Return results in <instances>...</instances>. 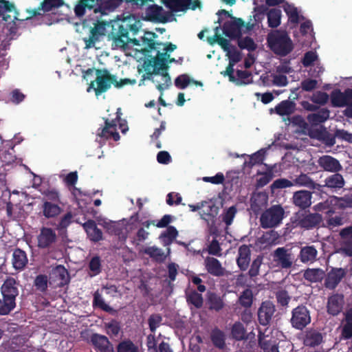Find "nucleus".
<instances>
[{
    "label": "nucleus",
    "instance_id": "nucleus-1",
    "mask_svg": "<svg viewBox=\"0 0 352 352\" xmlns=\"http://www.w3.org/2000/svg\"><path fill=\"white\" fill-rule=\"evenodd\" d=\"M112 27L114 30L112 34L116 35L113 48L120 49L126 56L135 58H140L138 56V51L142 49V45L136 39H130L128 33L129 31H131L133 34H136L142 27L141 21L133 14H129L124 17L118 16L116 19L113 20Z\"/></svg>",
    "mask_w": 352,
    "mask_h": 352
},
{
    "label": "nucleus",
    "instance_id": "nucleus-2",
    "mask_svg": "<svg viewBox=\"0 0 352 352\" xmlns=\"http://www.w3.org/2000/svg\"><path fill=\"white\" fill-rule=\"evenodd\" d=\"M89 215L96 219L98 224L102 226L107 232L120 236L122 240L126 238V233H129L135 229L139 224L138 214L132 215L128 219H123L120 222L112 221L100 214L98 210H89Z\"/></svg>",
    "mask_w": 352,
    "mask_h": 352
},
{
    "label": "nucleus",
    "instance_id": "nucleus-3",
    "mask_svg": "<svg viewBox=\"0 0 352 352\" xmlns=\"http://www.w3.org/2000/svg\"><path fill=\"white\" fill-rule=\"evenodd\" d=\"M122 115L120 108H118L115 118H107L105 119V126L102 129H99L96 134V142L98 143L99 147L104 144L106 140H113L117 142L120 136L117 131L118 126L122 133H126L129 127L125 120L121 119Z\"/></svg>",
    "mask_w": 352,
    "mask_h": 352
},
{
    "label": "nucleus",
    "instance_id": "nucleus-4",
    "mask_svg": "<svg viewBox=\"0 0 352 352\" xmlns=\"http://www.w3.org/2000/svg\"><path fill=\"white\" fill-rule=\"evenodd\" d=\"M176 48V45L172 43L157 44V47L155 49L157 51L156 57L145 60L142 68L139 69V72L148 71V72H153L160 69H167V64L176 61L175 58H170V53Z\"/></svg>",
    "mask_w": 352,
    "mask_h": 352
},
{
    "label": "nucleus",
    "instance_id": "nucleus-5",
    "mask_svg": "<svg viewBox=\"0 0 352 352\" xmlns=\"http://www.w3.org/2000/svg\"><path fill=\"white\" fill-rule=\"evenodd\" d=\"M89 16H91L92 26L89 30V48L94 45L96 41H100L104 36H107L109 39L113 40V46L115 39H116V35L112 34L114 32L113 29V20L105 22L103 21H99L98 19L102 17L99 16L92 10H89ZM104 15H102L103 16Z\"/></svg>",
    "mask_w": 352,
    "mask_h": 352
},
{
    "label": "nucleus",
    "instance_id": "nucleus-6",
    "mask_svg": "<svg viewBox=\"0 0 352 352\" xmlns=\"http://www.w3.org/2000/svg\"><path fill=\"white\" fill-rule=\"evenodd\" d=\"M270 49L276 54L285 56L294 49V44L289 35L284 31H271L267 37Z\"/></svg>",
    "mask_w": 352,
    "mask_h": 352
},
{
    "label": "nucleus",
    "instance_id": "nucleus-7",
    "mask_svg": "<svg viewBox=\"0 0 352 352\" xmlns=\"http://www.w3.org/2000/svg\"><path fill=\"white\" fill-rule=\"evenodd\" d=\"M154 0H89V10H92L97 16L109 15L117 10L125 2L136 7L142 6L145 1Z\"/></svg>",
    "mask_w": 352,
    "mask_h": 352
},
{
    "label": "nucleus",
    "instance_id": "nucleus-8",
    "mask_svg": "<svg viewBox=\"0 0 352 352\" xmlns=\"http://www.w3.org/2000/svg\"><path fill=\"white\" fill-rule=\"evenodd\" d=\"M219 32L220 30L217 28L215 34L213 36L208 37V41L210 44L218 43L226 52V56L228 58L229 64L226 69L221 72V74L223 75L226 73L232 72L234 69V66L241 60L242 55L241 52L236 47L230 44L228 39L221 38Z\"/></svg>",
    "mask_w": 352,
    "mask_h": 352
},
{
    "label": "nucleus",
    "instance_id": "nucleus-9",
    "mask_svg": "<svg viewBox=\"0 0 352 352\" xmlns=\"http://www.w3.org/2000/svg\"><path fill=\"white\" fill-rule=\"evenodd\" d=\"M135 82V80H131L129 78L120 80V81L118 82L114 77H111L109 75H101L98 76L96 80L91 82L89 85V89L91 88L94 89L96 94L98 95L106 91L111 87V84H113L116 87L120 88L125 85L134 84Z\"/></svg>",
    "mask_w": 352,
    "mask_h": 352
},
{
    "label": "nucleus",
    "instance_id": "nucleus-10",
    "mask_svg": "<svg viewBox=\"0 0 352 352\" xmlns=\"http://www.w3.org/2000/svg\"><path fill=\"white\" fill-rule=\"evenodd\" d=\"M351 206H352V199L332 196L329 197L325 201L316 204L314 208L317 212L324 211L329 214L334 212V210L337 208H342Z\"/></svg>",
    "mask_w": 352,
    "mask_h": 352
},
{
    "label": "nucleus",
    "instance_id": "nucleus-11",
    "mask_svg": "<svg viewBox=\"0 0 352 352\" xmlns=\"http://www.w3.org/2000/svg\"><path fill=\"white\" fill-rule=\"evenodd\" d=\"M284 210L280 206H273L265 210L261 217V224L263 228L278 226L283 219Z\"/></svg>",
    "mask_w": 352,
    "mask_h": 352
},
{
    "label": "nucleus",
    "instance_id": "nucleus-12",
    "mask_svg": "<svg viewBox=\"0 0 352 352\" xmlns=\"http://www.w3.org/2000/svg\"><path fill=\"white\" fill-rule=\"evenodd\" d=\"M160 1L172 14L179 12H184L189 9L194 10L201 7V2L199 0H161Z\"/></svg>",
    "mask_w": 352,
    "mask_h": 352
},
{
    "label": "nucleus",
    "instance_id": "nucleus-13",
    "mask_svg": "<svg viewBox=\"0 0 352 352\" xmlns=\"http://www.w3.org/2000/svg\"><path fill=\"white\" fill-rule=\"evenodd\" d=\"M145 74L142 75V80L146 79L151 80L155 84L157 89L163 91L166 89L170 85V78L168 74L166 69H160L153 72L144 71Z\"/></svg>",
    "mask_w": 352,
    "mask_h": 352
},
{
    "label": "nucleus",
    "instance_id": "nucleus-14",
    "mask_svg": "<svg viewBox=\"0 0 352 352\" xmlns=\"http://www.w3.org/2000/svg\"><path fill=\"white\" fill-rule=\"evenodd\" d=\"M273 261L282 269H289L293 265L295 258L291 250L284 247L278 248L273 254Z\"/></svg>",
    "mask_w": 352,
    "mask_h": 352
},
{
    "label": "nucleus",
    "instance_id": "nucleus-15",
    "mask_svg": "<svg viewBox=\"0 0 352 352\" xmlns=\"http://www.w3.org/2000/svg\"><path fill=\"white\" fill-rule=\"evenodd\" d=\"M311 322L309 310L305 306H298L292 311L291 322L293 327L302 329Z\"/></svg>",
    "mask_w": 352,
    "mask_h": 352
},
{
    "label": "nucleus",
    "instance_id": "nucleus-16",
    "mask_svg": "<svg viewBox=\"0 0 352 352\" xmlns=\"http://www.w3.org/2000/svg\"><path fill=\"white\" fill-rule=\"evenodd\" d=\"M18 283L12 277H7L1 287L2 297L16 306V298L19 295Z\"/></svg>",
    "mask_w": 352,
    "mask_h": 352
},
{
    "label": "nucleus",
    "instance_id": "nucleus-17",
    "mask_svg": "<svg viewBox=\"0 0 352 352\" xmlns=\"http://www.w3.org/2000/svg\"><path fill=\"white\" fill-rule=\"evenodd\" d=\"M146 15L148 19L161 23L171 21L174 19L173 14L164 10L162 6L155 4L146 9Z\"/></svg>",
    "mask_w": 352,
    "mask_h": 352
},
{
    "label": "nucleus",
    "instance_id": "nucleus-18",
    "mask_svg": "<svg viewBox=\"0 0 352 352\" xmlns=\"http://www.w3.org/2000/svg\"><path fill=\"white\" fill-rule=\"evenodd\" d=\"M242 28V22L240 19L234 20L231 18L224 22L223 28L216 27L214 29V34L216 33V29L220 30L219 34L221 38H223L222 36L225 35L226 37L230 38L237 37L240 35Z\"/></svg>",
    "mask_w": 352,
    "mask_h": 352
},
{
    "label": "nucleus",
    "instance_id": "nucleus-19",
    "mask_svg": "<svg viewBox=\"0 0 352 352\" xmlns=\"http://www.w3.org/2000/svg\"><path fill=\"white\" fill-rule=\"evenodd\" d=\"M0 16L8 23L13 22L15 24L16 21H21L18 18L14 5L6 0H0Z\"/></svg>",
    "mask_w": 352,
    "mask_h": 352
},
{
    "label": "nucleus",
    "instance_id": "nucleus-20",
    "mask_svg": "<svg viewBox=\"0 0 352 352\" xmlns=\"http://www.w3.org/2000/svg\"><path fill=\"white\" fill-rule=\"evenodd\" d=\"M56 234L53 229L43 227L37 236L38 247L40 248H48L56 241Z\"/></svg>",
    "mask_w": 352,
    "mask_h": 352
},
{
    "label": "nucleus",
    "instance_id": "nucleus-21",
    "mask_svg": "<svg viewBox=\"0 0 352 352\" xmlns=\"http://www.w3.org/2000/svg\"><path fill=\"white\" fill-rule=\"evenodd\" d=\"M63 5V0H43L37 9L29 11L30 15L26 18V20L32 19L34 16L42 15L41 10L43 12H50L56 8H58Z\"/></svg>",
    "mask_w": 352,
    "mask_h": 352
},
{
    "label": "nucleus",
    "instance_id": "nucleus-22",
    "mask_svg": "<svg viewBox=\"0 0 352 352\" xmlns=\"http://www.w3.org/2000/svg\"><path fill=\"white\" fill-rule=\"evenodd\" d=\"M272 333L271 329L265 328L263 331L259 330L258 343L263 352H279L278 348L275 342L271 338L268 339L270 335Z\"/></svg>",
    "mask_w": 352,
    "mask_h": 352
},
{
    "label": "nucleus",
    "instance_id": "nucleus-23",
    "mask_svg": "<svg viewBox=\"0 0 352 352\" xmlns=\"http://www.w3.org/2000/svg\"><path fill=\"white\" fill-rule=\"evenodd\" d=\"M50 278L59 287L64 286L69 281L68 271L61 265H57L52 270Z\"/></svg>",
    "mask_w": 352,
    "mask_h": 352
},
{
    "label": "nucleus",
    "instance_id": "nucleus-24",
    "mask_svg": "<svg viewBox=\"0 0 352 352\" xmlns=\"http://www.w3.org/2000/svg\"><path fill=\"white\" fill-rule=\"evenodd\" d=\"M275 311V307L270 301L263 302L258 311V317L261 324L265 326L270 323Z\"/></svg>",
    "mask_w": 352,
    "mask_h": 352
},
{
    "label": "nucleus",
    "instance_id": "nucleus-25",
    "mask_svg": "<svg viewBox=\"0 0 352 352\" xmlns=\"http://www.w3.org/2000/svg\"><path fill=\"white\" fill-rule=\"evenodd\" d=\"M223 76H228L229 80L236 85H248L252 82V74L245 71L238 70L236 75H234V70L233 69L232 72L226 73Z\"/></svg>",
    "mask_w": 352,
    "mask_h": 352
},
{
    "label": "nucleus",
    "instance_id": "nucleus-26",
    "mask_svg": "<svg viewBox=\"0 0 352 352\" xmlns=\"http://www.w3.org/2000/svg\"><path fill=\"white\" fill-rule=\"evenodd\" d=\"M156 38V35L155 33L151 32H145L144 36L141 38V42L138 40L137 41L142 45V49L138 51V56L140 57L137 58L138 60H141L143 58V56L145 55L144 52L146 50V48H149L151 50H155L157 47V44L155 42V38Z\"/></svg>",
    "mask_w": 352,
    "mask_h": 352
},
{
    "label": "nucleus",
    "instance_id": "nucleus-27",
    "mask_svg": "<svg viewBox=\"0 0 352 352\" xmlns=\"http://www.w3.org/2000/svg\"><path fill=\"white\" fill-rule=\"evenodd\" d=\"M201 208L199 212L201 219L206 221L212 220L214 218L219 210V207L216 206L212 199L201 201Z\"/></svg>",
    "mask_w": 352,
    "mask_h": 352
},
{
    "label": "nucleus",
    "instance_id": "nucleus-28",
    "mask_svg": "<svg viewBox=\"0 0 352 352\" xmlns=\"http://www.w3.org/2000/svg\"><path fill=\"white\" fill-rule=\"evenodd\" d=\"M344 276L345 271L342 268H335L331 270L327 274L325 278V287L331 289L336 288Z\"/></svg>",
    "mask_w": 352,
    "mask_h": 352
},
{
    "label": "nucleus",
    "instance_id": "nucleus-29",
    "mask_svg": "<svg viewBox=\"0 0 352 352\" xmlns=\"http://www.w3.org/2000/svg\"><path fill=\"white\" fill-rule=\"evenodd\" d=\"M344 305V296L342 294H336L331 296L327 302V311L332 316H336L342 310Z\"/></svg>",
    "mask_w": 352,
    "mask_h": 352
},
{
    "label": "nucleus",
    "instance_id": "nucleus-30",
    "mask_svg": "<svg viewBox=\"0 0 352 352\" xmlns=\"http://www.w3.org/2000/svg\"><path fill=\"white\" fill-rule=\"evenodd\" d=\"M267 201L268 196L266 192H254L251 197L250 208L254 212L258 213L267 206Z\"/></svg>",
    "mask_w": 352,
    "mask_h": 352
},
{
    "label": "nucleus",
    "instance_id": "nucleus-31",
    "mask_svg": "<svg viewBox=\"0 0 352 352\" xmlns=\"http://www.w3.org/2000/svg\"><path fill=\"white\" fill-rule=\"evenodd\" d=\"M319 166L329 172H338L342 169L340 162L329 155H323L318 161Z\"/></svg>",
    "mask_w": 352,
    "mask_h": 352
},
{
    "label": "nucleus",
    "instance_id": "nucleus-32",
    "mask_svg": "<svg viewBox=\"0 0 352 352\" xmlns=\"http://www.w3.org/2000/svg\"><path fill=\"white\" fill-rule=\"evenodd\" d=\"M293 202L300 208H306L311 204V193L307 190L297 191L293 195Z\"/></svg>",
    "mask_w": 352,
    "mask_h": 352
},
{
    "label": "nucleus",
    "instance_id": "nucleus-33",
    "mask_svg": "<svg viewBox=\"0 0 352 352\" xmlns=\"http://www.w3.org/2000/svg\"><path fill=\"white\" fill-rule=\"evenodd\" d=\"M60 204L52 201H43L41 207L43 215L47 219L58 217L63 211Z\"/></svg>",
    "mask_w": 352,
    "mask_h": 352
},
{
    "label": "nucleus",
    "instance_id": "nucleus-34",
    "mask_svg": "<svg viewBox=\"0 0 352 352\" xmlns=\"http://www.w3.org/2000/svg\"><path fill=\"white\" fill-rule=\"evenodd\" d=\"M28 260L25 251L16 248L12 254V263L13 267L16 270H22L28 264Z\"/></svg>",
    "mask_w": 352,
    "mask_h": 352
},
{
    "label": "nucleus",
    "instance_id": "nucleus-35",
    "mask_svg": "<svg viewBox=\"0 0 352 352\" xmlns=\"http://www.w3.org/2000/svg\"><path fill=\"white\" fill-rule=\"evenodd\" d=\"M342 237L345 238L340 252L346 256H352V226L346 228L340 232Z\"/></svg>",
    "mask_w": 352,
    "mask_h": 352
},
{
    "label": "nucleus",
    "instance_id": "nucleus-36",
    "mask_svg": "<svg viewBox=\"0 0 352 352\" xmlns=\"http://www.w3.org/2000/svg\"><path fill=\"white\" fill-rule=\"evenodd\" d=\"M318 251L314 245L302 247L299 254V258L303 263H312L317 258Z\"/></svg>",
    "mask_w": 352,
    "mask_h": 352
},
{
    "label": "nucleus",
    "instance_id": "nucleus-37",
    "mask_svg": "<svg viewBox=\"0 0 352 352\" xmlns=\"http://www.w3.org/2000/svg\"><path fill=\"white\" fill-rule=\"evenodd\" d=\"M250 261V249L248 245H243L239 248V254L236 259L237 265L241 270H247Z\"/></svg>",
    "mask_w": 352,
    "mask_h": 352
},
{
    "label": "nucleus",
    "instance_id": "nucleus-38",
    "mask_svg": "<svg viewBox=\"0 0 352 352\" xmlns=\"http://www.w3.org/2000/svg\"><path fill=\"white\" fill-rule=\"evenodd\" d=\"M329 118V111L327 109H321L316 113L307 116V121L311 126H317L324 122Z\"/></svg>",
    "mask_w": 352,
    "mask_h": 352
},
{
    "label": "nucleus",
    "instance_id": "nucleus-39",
    "mask_svg": "<svg viewBox=\"0 0 352 352\" xmlns=\"http://www.w3.org/2000/svg\"><path fill=\"white\" fill-rule=\"evenodd\" d=\"M91 342L94 346L100 352H113V346L109 343L108 339L100 335H94L92 336Z\"/></svg>",
    "mask_w": 352,
    "mask_h": 352
},
{
    "label": "nucleus",
    "instance_id": "nucleus-40",
    "mask_svg": "<svg viewBox=\"0 0 352 352\" xmlns=\"http://www.w3.org/2000/svg\"><path fill=\"white\" fill-rule=\"evenodd\" d=\"M205 265L207 271L214 276H221L224 273V269L222 267L219 261L212 257H208L205 260Z\"/></svg>",
    "mask_w": 352,
    "mask_h": 352
},
{
    "label": "nucleus",
    "instance_id": "nucleus-41",
    "mask_svg": "<svg viewBox=\"0 0 352 352\" xmlns=\"http://www.w3.org/2000/svg\"><path fill=\"white\" fill-rule=\"evenodd\" d=\"M296 104L291 100H283L275 107V112L279 116H289L294 113Z\"/></svg>",
    "mask_w": 352,
    "mask_h": 352
},
{
    "label": "nucleus",
    "instance_id": "nucleus-42",
    "mask_svg": "<svg viewBox=\"0 0 352 352\" xmlns=\"http://www.w3.org/2000/svg\"><path fill=\"white\" fill-rule=\"evenodd\" d=\"M284 11L288 16L289 21L292 23H298L302 17L300 11L293 4L285 3L283 6Z\"/></svg>",
    "mask_w": 352,
    "mask_h": 352
},
{
    "label": "nucleus",
    "instance_id": "nucleus-43",
    "mask_svg": "<svg viewBox=\"0 0 352 352\" xmlns=\"http://www.w3.org/2000/svg\"><path fill=\"white\" fill-rule=\"evenodd\" d=\"M178 232L174 226H168L166 230L163 231L160 236L164 246L170 245L177 238Z\"/></svg>",
    "mask_w": 352,
    "mask_h": 352
},
{
    "label": "nucleus",
    "instance_id": "nucleus-44",
    "mask_svg": "<svg viewBox=\"0 0 352 352\" xmlns=\"http://www.w3.org/2000/svg\"><path fill=\"white\" fill-rule=\"evenodd\" d=\"M268 26L275 28L280 25L281 10L278 8L270 9L267 12Z\"/></svg>",
    "mask_w": 352,
    "mask_h": 352
},
{
    "label": "nucleus",
    "instance_id": "nucleus-45",
    "mask_svg": "<svg viewBox=\"0 0 352 352\" xmlns=\"http://www.w3.org/2000/svg\"><path fill=\"white\" fill-rule=\"evenodd\" d=\"M142 252L158 262L164 261L166 256L163 250L156 246L146 247L142 249Z\"/></svg>",
    "mask_w": 352,
    "mask_h": 352
},
{
    "label": "nucleus",
    "instance_id": "nucleus-46",
    "mask_svg": "<svg viewBox=\"0 0 352 352\" xmlns=\"http://www.w3.org/2000/svg\"><path fill=\"white\" fill-rule=\"evenodd\" d=\"M190 83H193L201 87L203 85L201 82L190 78V77L187 74H182L175 80V86L181 89H186Z\"/></svg>",
    "mask_w": 352,
    "mask_h": 352
},
{
    "label": "nucleus",
    "instance_id": "nucleus-47",
    "mask_svg": "<svg viewBox=\"0 0 352 352\" xmlns=\"http://www.w3.org/2000/svg\"><path fill=\"white\" fill-rule=\"evenodd\" d=\"M322 220V217L318 213L309 214L300 221L301 226L307 229L317 226Z\"/></svg>",
    "mask_w": 352,
    "mask_h": 352
},
{
    "label": "nucleus",
    "instance_id": "nucleus-48",
    "mask_svg": "<svg viewBox=\"0 0 352 352\" xmlns=\"http://www.w3.org/2000/svg\"><path fill=\"white\" fill-rule=\"evenodd\" d=\"M344 185V178L338 173L333 174L325 179L324 186L330 188H341Z\"/></svg>",
    "mask_w": 352,
    "mask_h": 352
},
{
    "label": "nucleus",
    "instance_id": "nucleus-49",
    "mask_svg": "<svg viewBox=\"0 0 352 352\" xmlns=\"http://www.w3.org/2000/svg\"><path fill=\"white\" fill-rule=\"evenodd\" d=\"M322 337L320 333L316 331H309L306 333L304 344L306 346H314L322 342Z\"/></svg>",
    "mask_w": 352,
    "mask_h": 352
},
{
    "label": "nucleus",
    "instance_id": "nucleus-50",
    "mask_svg": "<svg viewBox=\"0 0 352 352\" xmlns=\"http://www.w3.org/2000/svg\"><path fill=\"white\" fill-rule=\"evenodd\" d=\"M294 186H305L309 188L319 189L320 186L316 184L309 176L305 174H300L293 182Z\"/></svg>",
    "mask_w": 352,
    "mask_h": 352
},
{
    "label": "nucleus",
    "instance_id": "nucleus-51",
    "mask_svg": "<svg viewBox=\"0 0 352 352\" xmlns=\"http://www.w3.org/2000/svg\"><path fill=\"white\" fill-rule=\"evenodd\" d=\"M272 146V144L269 145L267 147L263 148L250 155H247V157L250 159L249 165L253 166L256 164L262 163Z\"/></svg>",
    "mask_w": 352,
    "mask_h": 352
},
{
    "label": "nucleus",
    "instance_id": "nucleus-52",
    "mask_svg": "<svg viewBox=\"0 0 352 352\" xmlns=\"http://www.w3.org/2000/svg\"><path fill=\"white\" fill-rule=\"evenodd\" d=\"M324 275V271L320 269H307L304 272V278L311 283L320 281L323 278Z\"/></svg>",
    "mask_w": 352,
    "mask_h": 352
},
{
    "label": "nucleus",
    "instance_id": "nucleus-53",
    "mask_svg": "<svg viewBox=\"0 0 352 352\" xmlns=\"http://www.w3.org/2000/svg\"><path fill=\"white\" fill-rule=\"evenodd\" d=\"M43 201H52V203L61 204L60 194L56 189H46L42 192Z\"/></svg>",
    "mask_w": 352,
    "mask_h": 352
},
{
    "label": "nucleus",
    "instance_id": "nucleus-54",
    "mask_svg": "<svg viewBox=\"0 0 352 352\" xmlns=\"http://www.w3.org/2000/svg\"><path fill=\"white\" fill-rule=\"evenodd\" d=\"M211 340L214 345L219 349L223 348L225 345V336L219 329H214L211 333Z\"/></svg>",
    "mask_w": 352,
    "mask_h": 352
},
{
    "label": "nucleus",
    "instance_id": "nucleus-55",
    "mask_svg": "<svg viewBox=\"0 0 352 352\" xmlns=\"http://www.w3.org/2000/svg\"><path fill=\"white\" fill-rule=\"evenodd\" d=\"M270 81L272 85L277 87H285L288 84V80L285 75L280 74L276 71L272 73L270 76Z\"/></svg>",
    "mask_w": 352,
    "mask_h": 352
},
{
    "label": "nucleus",
    "instance_id": "nucleus-56",
    "mask_svg": "<svg viewBox=\"0 0 352 352\" xmlns=\"http://www.w3.org/2000/svg\"><path fill=\"white\" fill-rule=\"evenodd\" d=\"M265 165L267 166V172L261 175L258 179V184L261 186H263L270 182L274 176V169L276 167V164L273 166Z\"/></svg>",
    "mask_w": 352,
    "mask_h": 352
},
{
    "label": "nucleus",
    "instance_id": "nucleus-57",
    "mask_svg": "<svg viewBox=\"0 0 352 352\" xmlns=\"http://www.w3.org/2000/svg\"><path fill=\"white\" fill-rule=\"evenodd\" d=\"M102 239V231L96 227L94 221L89 220V240L97 242Z\"/></svg>",
    "mask_w": 352,
    "mask_h": 352
},
{
    "label": "nucleus",
    "instance_id": "nucleus-58",
    "mask_svg": "<svg viewBox=\"0 0 352 352\" xmlns=\"http://www.w3.org/2000/svg\"><path fill=\"white\" fill-rule=\"evenodd\" d=\"M47 276L45 274L36 276L34 281L36 289L41 292H45L47 289Z\"/></svg>",
    "mask_w": 352,
    "mask_h": 352
},
{
    "label": "nucleus",
    "instance_id": "nucleus-59",
    "mask_svg": "<svg viewBox=\"0 0 352 352\" xmlns=\"http://www.w3.org/2000/svg\"><path fill=\"white\" fill-rule=\"evenodd\" d=\"M238 44L241 49H245L248 51H253L256 48V44L254 40L248 36L240 38Z\"/></svg>",
    "mask_w": 352,
    "mask_h": 352
},
{
    "label": "nucleus",
    "instance_id": "nucleus-60",
    "mask_svg": "<svg viewBox=\"0 0 352 352\" xmlns=\"http://www.w3.org/2000/svg\"><path fill=\"white\" fill-rule=\"evenodd\" d=\"M294 184L292 181H290L285 178H280L276 179L271 185L272 190L276 189H282L294 186Z\"/></svg>",
    "mask_w": 352,
    "mask_h": 352
},
{
    "label": "nucleus",
    "instance_id": "nucleus-61",
    "mask_svg": "<svg viewBox=\"0 0 352 352\" xmlns=\"http://www.w3.org/2000/svg\"><path fill=\"white\" fill-rule=\"evenodd\" d=\"M232 335L236 340H243L245 336V330L240 322H236L232 328Z\"/></svg>",
    "mask_w": 352,
    "mask_h": 352
},
{
    "label": "nucleus",
    "instance_id": "nucleus-62",
    "mask_svg": "<svg viewBox=\"0 0 352 352\" xmlns=\"http://www.w3.org/2000/svg\"><path fill=\"white\" fill-rule=\"evenodd\" d=\"M88 8V0H78L75 7L74 13L76 16L80 18L83 16Z\"/></svg>",
    "mask_w": 352,
    "mask_h": 352
},
{
    "label": "nucleus",
    "instance_id": "nucleus-63",
    "mask_svg": "<svg viewBox=\"0 0 352 352\" xmlns=\"http://www.w3.org/2000/svg\"><path fill=\"white\" fill-rule=\"evenodd\" d=\"M332 104L336 107H342L346 106L344 92H334L331 95Z\"/></svg>",
    "mask_w": 352,
    "mask_h": 352
},
{
    "label": "nucleus",
    "instance_id": "nucleus-64",
    "mask_svg": "<svg viewBox=\"0 0 352 352\" xmlns=\"http://www.w3.org/2000/svg\"><path fill=\"white\" fill-rule=\"evenodd\" d=\"M118 352H139V351L132 342L126 340L118 344Z\"/></svg>",
    "mask_w": 352,
    "mask_h": 352
}]
</instances>
